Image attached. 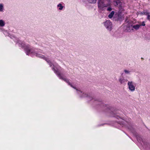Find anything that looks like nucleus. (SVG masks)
Returning a JSON list of instances; mask_svg holds the SVG:
<instances>
[{
    "label": "nucleus",
    "mask_w": 150,
    "mask_h": 150,
    "mask_svg": "<svg viewBox=\"0 0 150 150\" xmlns=\"http://www.w3.org/2000/svg\"><path fill=\"white\" fill-rule=\"evenodd\" d=\"M140 26L141 25L139 24L133 25L132 24H131V25H129V27L127 28V30L129 32H131L133 30V28L136 30H137L139 28Z\"/></svg>",
    "instance_id": "1"
},
{
    "label": "nucleus",
    "mask_w": 150,
    "mask_h": 150,
    "mask_svg": "<svg viewBox=\"0 0 150 150\" xmlns=\"http://www.w3.org/2000/svg\"><path fill=\"white\" fill-rule=\"evenodd\" d=\"M128 85L129 90L131 91H134L135 90V86L132 81H129L128 83Z\"/></svg>",
    "instance_id": "2"
},
{
    "label": "nucleus",
    "mask_w": 150,
    "mask_h": 150,
    "mask_svg": "<svg viewBox=\"0 0 150 150\" xmlns=\"http://www.w3.org/2000/svg\"><path fill=\"white\" fill-rule=\"evenodd\" d=\"M110 6V4L107 5L104 4L102 1L100 0L98 2V6L100 8H102L104 7H107Z\"/></svg>",
    "instance_id": "3"
},
{
    "label": "nucleus",
    "mask_w": 150,
    "mask_h": 150,
    "mask_svg": "<svg viewBox=\"0 0 150 150\" xmlns=\"http://www.w3.org/2000/svg\"><path fill=\"white\" fill-rule=\"evenodd\" d=\"M104 25L106 28L109 30H110L112 27V23L109 21L105 22L104 23Z\"/></svg>",
    "instance_id": "4"
},
{
    "label": "nucleus",
    "mask_w": 150,
    "mask_h": 150,
    "mask_svg": "<svg viewBox=\"0 0 150 150\" xmlns=\"http://www.w3.org/2000/svg\"><path fill=\"white\" fill-rule=\"evenodd\" d=\"M114 14V11H112L110 14L108 15V17L110 18H112L113 16V15Z\"/></svg>",
    "instance_id": "5"
},
{
    "label": "nucleus",
    "mask_w": 150,
    "mask_h": 150,
    "mask_svg": "<svg viewBox=\"0 0 150 150\" xmlns=\"http://www.w3.org/2000/svg\"><path fill=\"white\" fill-rule=\"evenodd\" d=\"M4 25V22L2 20H0V25L1 26H3Z\"/></svg>",
    "instance_id": "6"
},
{
    "label": "nucleus",
    "mask_w": 150,
    "mask_h": 150,
    "mask_svg": "<svg viewBox=\"0 0 150 150\" xmlns=\"http://www.w3.org/2000/svg\"><path fill=\"white\" fill-rule=\"evenodd\" d=\"M90 3H96L97 0H89Z\"/></svg>",
    "instance_id": "7"
},
{
    "label": "nucleus",
    "mask_w": 150,
    "mask_h": 150,
    "mask_svg": "<svg viewBox=\"0 0 150 150\" xmlns=\"http://www.w3.org/2000/svg\"><path fill=\"white\" fill-rule=\"evenodd\" d=\"M58 6L60 7V8H59V9L60 10H62L63 8V6H62L61 4H59L58 5Z\"/></svg>",
    "instance_id": "8"
},
{
    "label": "nucleus",
    "mask_w": 150,
    "mask_h": 150,
    "mask_svg": "<svg viewBox=\"0 0 150 150\" xmlns=\"http://www.w3.org/2000/svg\"><path fill=\"white\" fill-rule=\"evenodd\" d=\"M119 81L121 83H122L125 82V79H120L119 80Z\"/></svg>",
    "instance_id": "9"
},
{
    "label": "nucleus",
    "mask_w": 150,
    "mask_h": 150,
    "mask_svg": "<svg viewBox=\"0 0 150 150\" xmlns=\"http://www.w3.org/2000/svg\"><path fill=\"white\" fill-rule=\"evenodd\" d=\"M114 2L115 3V5H117L120 2L119 1H114Z\"/></svg>",
    "instance_id": "10"
},
{
    "label": "nucleus",
    "mask_w": 150,
    "mask_h": 150,
    "mask_svg": "<svg viewBox=\"0 0 150 150\" xmlns=\"http://www.w3.org/2000/svg\"><path fill=\"white\" fill-rule=\"evenodd\" d=\"M3 6L2 4H0V11H2L3 10Z\"/></svg>",
    "instance_id": "11"
},
{
    "label": "nucleus",
    "mask_w": 150,
    "mask_h": 150,
    "mask_svg": "<svg viewBox=\"0 0 150 150\" xmlns=\"http://www.w3.org/2000/svg\"><path fill=\"white\" fill-rule=\"evenodd\" d=\"M139 25H140L141 26H142V25H143V26H145V24L144 22H142V24H140Z\"/></svg>",
    "instance_id": "12"
},
{
    "label": "nucleus",
    "mask_w": 150,
    "mask_h": 150,
    "mask_svg": "<svg viewBox=\"0 0 150 150\" xmlns=\"http://www.w3.org/2000/svg\"><path fill=\"white\" fill-rule=\"evenodd\" d=\"M148 15L147 18L148 20L150 21V16L149 15V14H147Z\"/></svg>",
    "instance_id": "13"
},
{
    "label": "nucleus",
    "mask_w": 150,
    "mask_h": 150,
    "mask_svg": "<svg viewBox=\"0 0 150 150\" xmlns=\"http://www.w3.org/2000/svg\"><path fill=\"white\" fill-rule=\"evenodd\" d=\"M141 13L142 14H145V15H147V14H148V13H147V12H142Z\"/></svg>",
    "instance_id": "14"
},
{
    "label": "nucleus",
    "mask_w": 150,
    "mask_h": 150,
    "mask_svg": "<svg viewBox=\"0 0 150 150\" xmlns=\"http://www.w3.org/2000/svg\"><path fill=\"white\" fill-rule=\"evenodd\" d=\"M107 10L108 11H110L112 10V8H111L109 7L107 9Z\"/></svg>",
    "instance_id": "15"
},
{
    "label": "nucleus",
    "mask_w": 150,
    "mask_h": 150,
    "mask_svg": "<svg viewBox=\"0 0 150 150\" xmlns=\"http://www.w3.org/2000/svg\"><path fill=\"white\" fill-rule=\"evenodd\" d=\"M125 72L126 73H129V72L128 71H127V70H125Z\"/></svg>",
    "instance_id": "16"
},
{
    "label": "nucleus",
    "mask_w": 150,
    "mask_h": 150,
    "mask_svg": "<svg viewBox=\"0 0 150 150\" xmlns=\"http://www.w3.org/2000/svg\"><path fill=\"white\" fill-rule=\"evenodd\" d=\"M64 80L66 81L67 82H69V81L68 80H66L65 79H64Z\"/></svg>",
    "instance_id": "17"
},
{
    "label": "nucleus",
    "mask_w": 150,
    "mask_h": 150,
    "mask_svg": "<svg viewBox=\"0 0 150 150\" xmlns=\"http://www.w3.org/2000/svg\"><path fill=\"white\" fill-rule=\"evenodd\" d=\"M71 86L72 87H73V88H74L73 87V86H72V85H71Z\"/></svg>",
    "instance_id": "18"
}]
</instances>
